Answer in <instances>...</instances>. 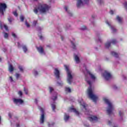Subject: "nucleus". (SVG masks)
Returning a JSON list of instances; mask_svg holds the SVG:
<instances>
[{
	"label": "nucleus",
	"mask_w": 127,
	"mask_h": 127,
	"mask_svg": "<svg viewBox=\"0 0 127 127\" xmlns=\"http://www.w3.org/2000/svg\"><path fill=\"white\" fill-rule=\"evenodd\" d=\"M87 83H88L89 84V87H88L87 91V94L91 99V100H92L94 103H96L97 101L99 99V96L98 95L94 94V89L92 88V82L87 77V75H86V79H85Z\"/></svg>",
	"instance_id": "f257e3e1"
},
{
	"label": "nucleus",
	"mask_w": 127,
	"mask_h": 127,
	"mask_svg": "<svg viewBox=\"0 0 127 127\" xmlns=\"http://www.w3.org/2000/svg\"><path fill=\"white\" fill-rule=\"evenodd\" d=\"M103 100L107 105L106 108V112L108 115H113L114 114V111H115V105L111 102V100L108 99L107 98H103Z\"/></svg>",
	"instance_id": "f03ea898"
},
{
	"label": "nucleus",
	"mask_w": 127,
	"mask_h": 127,
	"mask_svg": "<svg viewBox=\"0 0 127 127\" xmlns=\"http://www.w3.org/2000/svg\"><path fill=\"white\" fill-rule=\"evenodd\" d=\"M49 8H50V6L46 4H40L38 7L34 9V12H35L36 14H37L38 11H40L41 13H45V12L49 10Z\"/></svg>",
	"instance_id": "7ed1b4c3"
},
{
	"label": "nucleus",
	"mask_w": 127,
	"mask_h": 127,
	"mask_svg": "<svg viewBox=\"0 0 127 127\" xmlns=\"http://www.w3.org/2000/svg\"><path fill=\"white\" fill-rule=\"evenodd\" d=\"M65 71L66 72V80L68 84H71L73 82V78H74V73L70 69L69 66L64 65Z\"/></svg>",
	"instance_id": "20e7f679"
},
{
	"label": "nucleus",
	"mask_w": 127,
	"mask_h": 127,
	"mask_svg": "<svg viewBox=\"0 0 127 127\" xmlns=\"http://www.w3.org/2000/svg\"><path fill=\"white\" fill-rule=\"evenodd\" d=\"M39 109L42 113L40 118V123L41 125H43V124H44V121H45V116L44 115V111L45 110V109L41 107H39Z\"/></svg>",
	"instance_id": "39448f33"
},
{
	"label": "nucleus",
	"mask_w": 127,
	"mask_h": 127,
	"mask_svg": "<svg viewBox=\"0 0 127 127\" xmlns=\"http://www.w3.org/2000/svg\"><path fill=\"white\" fill-rule=\"evenodd\" d=\"M79 103L81 106V108L83 109V111H84L85 114L86 115H89V110L88 109V105L86 104V103H84L83 100H81Z\"/></svg>",
	"instance_id": "423d86ee"
},
{
	"label": "nucleus",
	"mask_w": 127,
	"mask_h": 127,
	"mask_svg": "<svg viewBox=\"0 0 127 127\" xmlns=\"http://www.w3.org/2000/svg\"><path fill=\"white\" fill-rule=\"evenodd\" d=\"M102 76L105 80L108 81L110 79H112V74L108 71L105 70L102 73Z\"/></svg>",
	"instance_id": "0eeeda50"
},
{
	"label": "nucleus",
	"mask_w": 127,
	"mask_h": 127,
	"mask_svg": "<svg viewBox=\"0 0 127 127\" xmlns=\"http://www.w3.org/2000/svg\"><path fill=\"white\" fill-rule=\"evenodd\" d=\"M13 101L14 103L17 106H19V105L23 104V100L21 99L14 98L13 99Z\"/></svg>",
	"instance_id": "6e6552de"
},
{
	"label": "nucleus",
	"mask_w": 127,
	"mask_h": 127,
	"mask_svg": "<svg viewBox=\"0 0 127 127\" xmlns=\"http://www.w3.org/2000/svg\"><path fill=\"white\" fill-rule=\"evenodd\" d=\"M111 43H112V44H116V43H118V42L116 39L112 40L111 42L110 41H108L105 43L106 48H109L111 46Z\"/></svg>",
	"instance_id": "1a4fd4ad"
},
{
	"label": "nucleus",
	"mask_w": 127,
	"mask_h": 127,
	"mask_svg": "<svg viewBox=\"0 0 127 127\" xmlns=\"http://www.w3.org/2000/svg\"><path fill=\"white\" fill-rule=\"evenodd\" d=\"M5 8H6V4L0 3V13H1L2 15H3V11L5 10Z\"/></svg>",
	"instance_id": "9d476101"
},
{
	"label": "nucleus",
	"mask_w": 127,
	"mask_h": 127,
	"mask_svg": "<svg viewBox=\"0 0 127 127\" xmlns=\"http://www.w3.org/2000/svg\"><path fill=\"white\" fill-rule=\"evenodd\" d=\"M106 23L107 24L109 27H110L113 32H116V31H117V29L115 28V27H114V26L112 25V23L109 22V21H106Z\"/></svg>",
	"instance_id": "9b49d317"
},
{
	"label": "nucleus",
	"mask_w": 127,
	"mask_h": 127,
	"mask_svg": "<svg viewBox=\"0 0 127 127\" xmlns=\"http://www.w3.org/2000/svg\"><path fill=\"white\" fill-rule=\"evenodd\" d=\"M88 120L90 122H97V121H99V120H100V118L96 116H91L88 118Z\"/></svg>",
	"instance_id": "f8f14e48"
},
{
	"label": "nucleus",
	"mask_w": 127,
	"mask_h": 127,
	"mask_svg": "<svg viewBox=\"0 0 127 127\" xmlns=\"http://www.w3.org/2000/svg\"><path fill=\"white\" fill-rule=\"evenodd\" d=\"M37 49L40 55H45V52H44V50L42 47L40 46L39 47H37Z\"/></svg>",
	"instance_id": "ddd939ff"
},
{
	"label": "nucleus",
	"mask_w": 127,
	"mask_h": 127,
	"mask_svg": "<svg viewBox=\"0 0 127 127\" xmlns=\"http://www.w3.org/2000/svg\"><path fill=\"white\" fill-rule=\"evenodd\" d=\"M86 70V72L87 73V76H89L91 78V79H92V80H93V81H95L96 79V76H95V75L93 74L92 72H90L89 71H88Z\"/></svg>",
	"instance_id": "4468645a"
},
{
	"label": "nucleus",
	"mask_w": 127,
	"mask_h": 127,
	"mask_svg": "<svg viewBox=\"0 0 127 127\" xmlns=\"http://www.w3.org/2000/svg\"><path fill=\"white\" fill-rule=\"evenodd\" d=\"M55 76L57 79H59L60 78V71L58 69V68H55L54 70Z\"/></svg>",
	"instance_id": "2eb2a0df"
},
{
	"label": "nucleus",
	"mask_w": 127,
	"mask_h": 127,
	"mask_svg": "<svg viewBox=\"0 0 127 127\" xmlns=\"http://www.w3.org/2000/svg\"><path fill=\"white\" fill-rule=\"evenodd\" d=\"M84 5V3H83V1H82V0H77V3L76 6L78 8H80V7H82Z\"/></svg>",
	"instance_id": "dca6fc26"
},
{
	"label": "nucleus",
	"mask_w": 127,
	"mask_h": 127,
	"mask_svg": "<svg viewBox=\"0 0 127 127\" xmlns=\"http://www.w3.org/2000/svg\"><path fill=\"white\" fill-rule=\"evenodd\" d=\"M119 117H120V120L121 121H123L124 116V111L123 110H120L119 112Z\"/></svg>",
	"instance_id": "f3484780"
},
{
	"label": "nucleus",
	"mask_w": 127,
	"mask_h": 127,
	"mask_svg": "<svg viewBox=\"0 0 127 127\" xmlns=\"http://www.w3.org/2000/svg\"><path fill=\"white\" fill-rule=\"evenodd\" d=\"M74 59L76 63H80V55H74Z\"/></svg>",
	"instance_id": "a211bd4d"
},
{
	"label": "nucleus",
	"mask_w": 127,
	"mask_h": 127,
	"mask_svg": "<svg viewBox=\"0 0 127 127\" xmlns=\"http://www.w3.org/2000/svg\"><path fill=\"white\" fill-rule=\"evenodd\" d=\"M69 112H73V113H75V114L77 116H78V115H79V112L77 111V110H76V109H75L73 108H70Z\"/></svg>",
	"instance_id": "6ab92c4d"
},
{
	"label": "nucleus",
	"mask_w": 127,
	"mask_h": 127,
	"mask_svg": "<svg viewBox=\"0 0 127 127\" xmlns=\"http://www.w3.org/2000/svg\"><path fill=\"white\" fill-rule=\"evenodd\" d=\"M64 9L65 11H66L68 13L69 16H72V13H71V11H70V10H69V7L65 6Z\"/></svg>",
	"instance_id": "aec40b11"
},
{
	"label": "nucleus",
	"mask_w": 127,
	"mask_h": 127,
	"mask_svg": "<svg viewBox=\"0 0 127 127\" xmlns=\"http://www.w3.org/2000/svg\"><path fill=\"white\" fill-rule=\"evenodd\" d=\"M116 19L119 23H122V22H123V18H122L121 17L117 16Z\"/></svg>",
	"instance_id": "412c9836"
},
{
	"label": "nucleus",
	"mask_w": 127,
	"mask_h": 127,
	"mask_svg": "<svg viewBox=\"0 0 127 127\" xmlns=\"http://www.w3.org/2000/svg\"><path fill=\"white\" fill-rule=\"evenodd\" d=\"M8 70L9 71L10 73H11L14 70V68H13V66L11 64H9L8 66Z\"/></svg>",
	"instance_id": "4be33fe9"
},
{
	"label": "nucleus",
	"mask_w": 127,
	"mask_h": 127,
	"mask_svg": "<svg viewBox=\"0 0 127 127\" xmlns=\"http://www.w3.org/2000/svg\"><path fill=\"white\" fill-rule=\"evenodd\" d=\"M69 115L66 114H64V120L65 122H68L69 121Z\"/></svg>",
	"instance_id": "5701e85b"
},
{
	"label": "nucleus",
	"mask_w": 127,
	"mask_h": 127,
	"mask_svg": "<svg viewBox=\"0 0 127 127\" xmlns=\"http://www.w3.org/2000/svg\"><path fill=\"white\" fill-rule=\"evenodd\" d=\"M22 49L24 53H26L28 51V49H27V47H26V46L25 45H24L22 46Z\"/></svg>",
	"instance_id": "b1692460"
},
{
	"label": "nucleus",
	"mask_w": 127,
	"mask_h": 127,
	"mask_svg": "<svg viewBox=\"0 0 127 127\" xmlns=\"http://www.w3.org/2000/svg\"><path fill=\"white\" fill-rule=\"evenodd\" d=\"M111 54H112V56H114V57H116V58H118L119 57V54H118V53H117L115 52H111Z\"/></svg>",
	"instance_id": "393cba45"
},
{
	"label": "nucleus",
	"mask_w": 127,
	"mask_h": 127,
	"mask_svg": "<svg viewBox=\"0 0 127 127\" xmlns=\"http://www.w3.org/2000/svg\"><path fill=\"white\" fill-rule=\"evenodd\" d=\"M97 2L99 5H104V0H97Z\"/></svg>",
	"instance_id": "a878e982"
},
{
	"label": "nucleus",
	"mask_w": 127,
	"mask_h": 127,
	"mask_svg": "<svg viewBox=\"0 0 127 127\" xmlns=\"http://www.w3.org/2000/svg\"><path fill=\"white\" fill-rule=\"evenodd\" d=\"M32 73L34 76H38V71L36 69H34Z\"/></svg>",
	"instance_id": "bb28decb"
},
{
	"label": "nucleus",
	"mask_w": 127,
	"mask_h": 127,
	"mask_svg": "<svg viewBox=\"0 0 127 127\" xmlns=\"http://www.w3.org/2000/svg\"><path fill=\"white\" fill-rule=\"evenodd\" d=\"M65 90L66 93H71V88L70 87H66Z\"/></svg>",
	"instance_id": "cd10ccee"
},
{
	"label": "nucleus",
	"mask_w": 127,
	"mask_h": 127,
	"mask_svg": "<svg viewBox=\"0 0 127 127\" xmlns=\"http://www.w3.org/2000/svg\"><path fill=\"white\" fill-rule=\"evenodd\" d=\"M71 43L73 49H76V45H75V42L73 41H71Z\"/></svg>",
	"instance_id": "c85d7f7f"
},
{
	"label": "nucleus",
	"mask_w": 127,
	"mask_h": 127,
	"mask_svg": "<svg viewBox=\"0 0 127 127\" xmlns=\"http://www.w3.org/2000/svg\"><path fill=\"white\" fill-rule=\"evenodd\" d=\"M52 106V110L54 112L55 111V109L56 108V106L55 105V103H53L51 105Z\"/></svg>",
	"instance_id": "c756f323"
},
{
	"label": "nucleus",
	"mask_w": 127,
	"mask_h": 127,
	"mask_svg": "<svg viewBox=\"0 0 127 127\" xmlns=\"http://www.w3.org/2000/svg\"><path fill=\"white\" fill-rule=\"evenodd\" d=\"M54 125H55V123L54 122H51L48 123V127H53Z\"/></svg>",
	"instance_id": "7c9ffc66"
},
{
	"label": "nucleus",
	"mask_w": 127,
	"mask_h": 127,
	"mask_svg": "<svg viewBox=\"0 0 127 127\" xmlns=\"http://www.w3.org/2000/svg\"><path fill=\"white\" fill-rule=\"evenodd\" d=\"M18 95L19 96L20 98H22V95H23V93H22V91H19L18 92Z\"/></svg>",
	"instance_id": "2f4dec72"
},
{
	"label": "nucleus",
	"mask_w": 127,
	"mask_h": 127,
	"mask_svg": "<svg viewBox=\"0 0 127 127\" xmlns=\"http://www.w3.org/2000/svg\"><path fill=\"white\" fill-rule=\"evenodd\" d=\"M52 99L53 101H55V100L57 99V93H55V96L53 97Z\"/></svg>",
	"instance_id": "473e14b6"
},
{
	"label": "nucleus",
	"mask_w": 127,
	"mask_h": 127,
	"mask_svg": "<svg viewBox=\"0 0 127 127\" xmlns=\"http://www.w3.org/2000/svg\"><path fill=\"white\" fill-rule=\"evenodd\" d=\"M18 68L20 71V72H23V67L21 65H19Z\"/></svg>",
	"instance_id": "72a5a7b5"
},
{
	"label": "nucleus",
	"mask_w": 127,
	"mask_h": 127,
	"mask_svg": "<svg viewBox=\"0 0 127 127\" xmlns=\"http://www.w3.org/2000/svg\"><path fill=\"white\" fill-rule=\"evenodd\" d=\"M24 91L26 95H27L28 94V90L26 89L25 87L24 88Z\"/></svg>",
	"instance_id": "f704fd0d"
},
{
	"label": "nucleus",
	"mask_w": 127,
	"mask_h": 127,
	"mask_svg": "<svg viewBox=\"0 0 127 127\" xmlns=\"http://www.w3.org/2000/svg\"><path fill=\"white\" fill-rule=\"evenodd\" d=\"M20 19L21 21H23V20H24V16H23V15H21L20 16Z\"/></svg>",
	"instance_id": "c9c22d12"
},
{
	"label": "nucleus",
	"mask_w": 127,
	"mask_h": 127,
	"mask_svg": "<svg viewBox=\"0 0 127 127\" xmlns=\"http://www.w3.org/2000/svg\"><path fill=\"white\" fill-rule=\"evenodd\" d=\"M8 20L9 22L11 23L12 20H13V19L12 17H9V18H8Z\"/></svg>",
	"instance_id": "e433bc0d"
},
{
	"label": "nucleus",
	"mask_w": 127,
	"mask_h": 127,
	"mask_svg": "<svg viewBox=\"0 0 127 127\" xmlns=\"http://www.w3.org/2000/svg\"><path fill=\"white\" fill-rule=\"evenodd\" d=\"M4 38H7V37H8V34L7 33H4Z\"/></svg>",
	"instance_id": "4c0bfd02"
},
{
	"label": "nucleus",
	"mask_w": 127,
	"mask_h": 127,
	"mask_svg": "<svg viewBox=\"0 0 127 127\" xmlns=\"http://www.w3.org/2000/svg\"><path fill=\"white\" fill-rule=\"evenodd\" d=\"M15 77L16 79H18L19 77H20V74H19V73H16Z\"/></svg>",
	"instance_id": "58836bf2"
},
{
	"label": "nucleus",
	"mask_w": 127,
	"mask_h": 127,
	"mask_svg": "<svg viewBox=\"0 0 127 127\" xmlns=\"http://www.w3.org/2000/svg\"><path fill=\"white\" fill-rule=\"evenodd\" d=\"M13 14L15 16H17L18 14H17V12L16 11H14L13 12Z\"/></svg>",
	"instance_id": "ea45409f"
},
{
	"label": "nucleus",
	"mask_w": 127,
	"mask_h": 127,
	"mask_svg": "<svg viewBox=\"0 0 127 127\" xmlns=\"http://www.w3.org/2000/svg\"><path fill=\"white\" fill-rule=\"evenodd\" d=\"M54 90V89H53V87H49V90H50V93H52V92Z\"/></svg>",
	"instance_id": "a19ab883"
},
{
	"label": "nucleus",
	"mask_w": 127,
	"mask_h": 127,
	"mask_svg": "<svg viewBox=\"0 0 127 127\" xmlns=\"http://www.w3.org/2000/svg\"><path fill=\"white\" fill-rule=\"evenodd\" d=\"M86 29V27L85 26H82L81 27V30H85Z\"/></svg>",
	"instance_id": "79ce46f5"
},
{
	"label": "nucleus",
	"mask_w": 127,
	"mask_h": 127,
	"mask_svg": "<svg viewBox=\"0 0 127 127\" xmlns=\"http://www.w3.org/2000/svg\"><path fill=\"white\" fill-rule=\"evenodd\" d=\"M12 36L14 37V38H16V35L14 33H12Z\"/></svg>",
	"instance_id": "37998d69"
},
{
	"label": "nucleus",
	"mask_w": 127,
	"mask_h": 127,
	"mask_svg": "<svg viewBox=\"0 0 127 127\" xmlns=\"http://www.w3.org/2000/svg\"><path fill=\"white\" fill-rule=\"evenodd\" d=\"M37 23V21H34V22H33V26H35Z\"/></svg>",
	"instance_id": "c03bdc74"
},
{
	"label": "nucleus",
	"mask_w": 127,
	"mask_h": 127,
	"mask_svg": "<svg viewBox=\"0 0 127 127\" xmlns=\"http://www.w3.org/2000/svg\"><path fill=\"white\" fill-rule=\"evenodd\" d=\"M4 28H5V30H6V31H8L7 26H6V25H4Z\"/></svg>",
	"instance_id": "a18cd8bd"
},
{
	"label": "nucleus",
	"mask_w": 127,
	"mask_h": 127,
	"mask_svg": "<svg viewBox=\"0 0 127 127\" xmlns=\"http://www.w3.org/2000/svg\"><path fill=\"white\" fill-rule=\"evenodd\" d=\"M113 88L114 90H117L118 89V86H117V85H113Z\"/></svg>",
	"instance_id": "49530a36"
},
{
	"label": "nucleus",
	"mask_w": 127,
	"mask_h": 127,
	"mask_svg": "<svg viewBox=\"0 0 127 127\" xmlns=\"http://www.w3.org/2000/svg\"><path fill=\"white\" fill-rule=\"evenodd\" d=\"M9 81H10V82H13V79H12V77H11V76H10V77H9Z\"/></svg>",
	"instance_id": "de8ad7c7"
},
{
	"label": "nucleus",
	"mask_w": 127,
	"mask_h": 127,
	"mask_svg": "<svg viewBox=\"0 0 127 127\" xmlns=\"http://www.w3.org/2000/svg\"><path fill=\"white\" fill-rule=\"evenodd\" d=\"M110 14H113L114 13H115V11H114L113 10H111L110 11Z\"/></svg>",
	"instance_id": "09e8293b"
},
{
	"label": "nucleus",
	"mask_w": 127,
	"mask_h": 127,
	"mask_svg": "<svg viewBox=\"0 0 127 127\" xmlns=\"http://www.w3.org/2000/svg\"><path fill=\"white\" fill-rule=\"evenodd\" d=\"M58 86H62L63 85V83L62 82H58Z\"/></svg>",
	"instance_id": "8fccbe9b"
},
{
	"label": "nucleus",
	"mask_w": 127,
	"mask_h": 127,
	"mask_svg": "<svg viewBox=\"0 0 127 127\" xmlns=\"http://www.w3.org/2000/svg\"><path fill=\"white\" fill-rule=\"evenodd\" d=\"M0 28L2 29V23L0 21Z\"/></svg>",
	"instance_id": "3c124183"
},
{
	"label": "nucleus",
	"mask_w": 127,
	"mask_h": 127,
	"mask_svg": "<svg viewBox=\"0 0 127 127\" xmlns=\"http://www.w3.org/2000/svg\"><path fill=\"white\" fill-rule=\"evenodd\" d=\"M25 25H26L27 27H29L30 26L29 24H28L27 21L25 22Z\"/></svg>",
	"instance_id": "603ef678"
},
{
	"label": "nucleus",
	"mask_w": 127,
	"mask_h": 127,
	"mask_svg": "<svg viewBox=\"0 0 127 127\" xmlns=\"http://www.w3.org/2000/svg\"><path fill=\"white\" fill-rule=\"evenodd\" d=\"M84 1L85 3H88L89 0H84Z\"/></svg>",
	"instance_id": "864d4df0"
},
{
	"label": "nucleus",
	"mask_w": 127,
	"mask_h": 127,
	"mask_svg": "<svg viewBox=\"0 0 127 127\" xmlns=\"http://www.w3.org/2000/svg\"><path fill=\"white\" fill-rule=\"evenodd\" d=\"M108 124L109 126L111 125H112V122H111V121H108Z\"/></svg>",
	"instance_id": "5fc2aeb1"
},
{
	"label": "nucleus",
	"mask_w": 127,
	"mask_h": 127,
	"mask_svg": "<svg viewBox=\"0 0 127 127\" xmlns=\"http://www.w3.org/2000/svg\"><path fill=\"white\" fill-rule=\"evenodd\" d=\"M40 39H41V40L43 39V36H42V35H40L39 36Z\"/></svg>",
	"instance_id": "6e6d98bb"
},
{
	"label": "nucleus",
	"mask_w": 127,
	"mask_h": 127,
	"mask_svg": "<svg viewBox=\"0 0 127 127\" xmlns=\"http://www.w3.org/2000/svg\"><path fill=\"white\" fill-rule=\"evenodd\" d=\"M98 40L99 41H100V42H102V39L101 38H98Z\"/></svg>",
	"instance_id": "4d7b16f0"
},
{
	"label": "nucleus",
	"mask_w": 127,
	"mask_h": 127,
	"mask_svg": "<svg viewBox=\"0 0 127 127\" xmlns=\"http://www.w3.org/2000/svg\"><path fill=\"white\" fill-rule=\"evenodd\" d=\"M8 116L9 117V118H11V113H9L8 114Z\"/></svg>",
	"instance_id": "13d9d810"
},
{
	"label": "nucleus",
	"mask_w": 127,
	"mask_h": 127,
	"mask_svg": "<svg viewBox=\"0 0 127 127\" xmlns=\"http://www.w3.org/2000/svg\"><path fill=\"white\" fill-rule=\"evenodd\" d=\"M16 127H19V124H16Z\"/></svg>",
	"instance_id": "bf43d9fd"
},
{
	"label": "nucleus",
	"mask_w": 127,
	"mask_h": 127,
	"mask_svg": "<svg viewBox=\"0 0 127 127\" xmlns=\"http://www.w3.org/2000/svg\"><path fill=\"white\" fill-rule=\"evenodd\" d=\"M35 102L36 104H37V99H35Z\"/></svg>",
	"instance_id": "052dcab7"
},
{
	"label": "nucleus",
	"mask_w": 127,
	"mask_h": 127,
	"mask_svg": "<svg viewBox=\"0 0 127 127\" xmlns=\"http://www.w3.org/2000/svg\"><path fill=\"white\" fill-rule=\"evenodd\" d=\"M113 127H118V125H114Z\"/></svg>",
	"instance_id": "680f3d73"
},
{
	"label": "nucleus",
	"mask_w": 127,
	"mask_h": 127,
	"mask_svg": "<svg viewBox=\"0 0 127 127\" xmlns=\"http://www.w3.org/2000/svg\"><path fill=\"white\" fill-rule=\"evenodd\" d=\"M0 62H1V58L0 57Z\"/></svg>",
	"instance_id": "e2e57ef3"
},
{
	"label": "nucleus",
	"mask_w": 127,
	"mask_h": 127,
	"mask_svg": "<svg viewBox=\"0 0 127 127\" xmlns=\"http://www.w3.org/2000/svg\"><path fill=\"white\" fill-rule=\"evenodd\" d=\"M101 70V67H99V70L100 71Z\"/></svg>",
	"instance_id": "0e129e2a"
},
{
	"label": "nucleus",
	"mask_w": 127,
	"mask_h": 127,
	"mask_svg": "<svg viewBox=\"0 0 127 127\" xmlns=\"http://www.w3.org/2000/svg\"><path fill=\"white\" fill-rule=\"evenodd\" d=\"M39 30H41V28L39 27Z\"/></svg>",
	"instance_id": "69168bd1"
},
{
	"label": "nucleus",
	"mask_w": 127,
	"mask_h": 127,
	"mask_svg": "<svg viewBox=\"0 0 127 127\" xmlns=\"http://www.w3.org/2000/svg\"><path fill=\"white\" fill-rule=\"evenodd\" d=\"M62 40H63V37H62Z\"/></svg>",
	"instance_id": "338daca9"
},
{
	"label": "nucleus",
	"mask_w": 127,
	"mask_h": 127,
	"mask_svg": "<svg viewBox=\"0 0 127 127\" xmlns=\"http://www.w3.org/2000/svg\"><path fill=\"white\" fill-rule=\"evenodd\" d=\"M35 0V1H36V0Z\"/></svg>",
	"instance_id": "774afa93"
}]
</instances>
